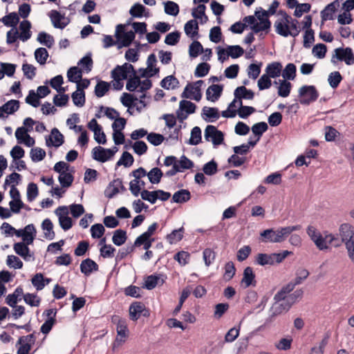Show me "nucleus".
<instances>
[{
    "instance_id": "nucleus-1",
    "label": "nucleus",
    "mask_w": 354,
    "mask_h": 354,
    "mask_svg": "<svg viewBox=\"0 0 354 354\" xmlns=\"http://www.w3.org/2000/svg\"><path fill=\"white\" fill-rule=\"evenodd\" d=\"M300 225L279 227L277 230L269 228L260 232L259 241L262 243H281L294 231L299 230Z\"/></svg>"
},
{
    "instance_id": "nucleus-2",
    "label": "nucleus",
    "mask_w": 354,
    "mask_h": 354,
    "mask_svg": "<svg viewBox=\"0 0 354 354\" xmlns=\"http://www.w3.org/2000/svg\"><path fill=\"white\" fill-rule=\"evenodd\" d=\"M164 166H171V168L165 171V174L167 176H173L178 172H183L186 169H192L194 167V162L184 155L180 159L170 156L165 158Z\"/></svg>"
},
{
    "instance_id": "nucleus-3",
    "label": "nucleus",
    "mask_w": 354,
    "mask_h": 354,
    "mask_svg": "<svg viewBox=\"0 0 354 354\" xmlns=\"http://www.w3.org/2000/svg\"><path fill=\"white\" fill-rule=\"evenodd\" d=\"M291 254L292 252L288 250H284L280 253H259L256 256L254 263L261 266H266L267 265L273 266L274 263H281Z\"/></svg>"
},
{
    "instance_id": "nucleus-4",
    "label": "nucleus",
    "mask_w": 354,
    "mask_h": 354,
    "mask_svg": "<svg viewBox=\"0 0 354 354\" xmlns=\"http://www.w3.org/2000/svg\"><path fill=\"white\" fill-rule=\"evenodd\" d=\"M337 62H344L348 66L353 65L354 54L352 48L350 47L335 48L331 57V62L336 64Z\"/></svg>"
},
{
    "instance_id": "nucleus-5",
    "label": "nucleus",
    "mask_w": 354,
    "mask_h": 354,
    "mask_svg": "<svg viewBox=\"0 0 354 354\" xmlns=\"http://www.w3.org/2000/svg\"><path fill=\"white\" fill-rule=\"evenodd\" d=\"M306 232L319 250H324L328 248V234L323 236L320 232L313 225H309L307 227Z\"/></svg>"
},
{
    "instance_id": "nucleus-6",
    "label": "nucleus",
    "mask_w": 354,
    "mask_h": 354,
    "mask_svg": "<svg viewBox=\"0 0 354 354\" xmlns=\"http://www.w3.org/2000/svg\"><path fill=\"white\" fill-rule=\"evenodd\" d=\"M299 102L304 105H308L316 101L319 97V93L315 86L305 85L299 90Z\"/></svg>"
},
{
    "instance_id": "nucleus-7",
    "label": "nucleus",
    "mask_w": 354,
    "mask_h": 354,
    "mask_svg": "<svg viewBox=\"0 0 354 354\" xmlns=\"http://www.w3.org/2000/svg\"><path fill=\"white\" fill-rule=\"evenodd\" d=\"M204 82L198 80L193 84L189 83L181 94L183 98H189L199 102L202 97L201 86Z\"/></svg>"
},
{
    "instance_id": "nucleus-8",
    "label": "nucleus",
    "mask_w": 354,
    "mask_h": 354,
    "mask_svg": "<svg viewBox=\"0 0 354 354\" xmlns=\"http://www.w3.org/2000/svg\"><path fill=\"white\" fill-rule=\"evenodd\" d=\"M124 26L118 24L116 26L115 37L118 41V48H120L123 46L127 47L131 45L135 39V32L132 30L124 32Z\"/></svg>"
},
{
    "instance_id": "nucleus-9",
    "label": "nucleus",
    "mask_w": 354,
    "mask_h": 354,
    "mask_svg": "<svg viewBox=\"0 0 354 354\" xmlns=\"http://www.w3.org/2000/svg\"><path fill=\"white\" fill-rule=\"evenodd\" d=\"M129 318L132 321H137L141 316L149 317L150 310L141 301H133L129 306Z\"/></svg>"
},
{
    "instance_id": "nucleus-10",
    "label": "nucleus",
    "mask_w": 354,
    "mask_h": 354,
    "mask_svg": "<svg viewBox=\"0 0 354 354\" xmlns=\"http://www.w3.org/2000/svg\"><path fill=\"white\" fill-rule=\"evenodd\" d=\"M129 73L133 75L136 73V71L132 64L124 63L122 66L118 65L111 71V76L115 81H121L127 79Z\"/></svg>"
},
{
    "instance_id": "nucleus-11",
    "label": "nucleus",
    "mask_w": 354,
    "mask_h": 354,
    "mask_svg": "<svg viewBox=\"0 0 354 354\" xmlns=\"http://www.w3.org/2000/svg\"><path fill=\"white\" fill-rule=\"evenodd\" d=\"M55 214L58 216L60 227L64 231H67L73 227V221L68 216V209L67 206H59L55 210Z\"/></svg>"
},
{
    "instance_id": "nucleus-12",
    "label": "nucleus",
    "mask_w": 354,
    "mask_h": 354,
    "mask_svg": "<svg viewBox=\"0 0 354 354\" xmlns=\"http://www.w3.org/2000/svg\"><path fill=\"white\" fill-rule=\"evenodd\" d=\"M205 139L207 141H211L214 145H219L224 140V134L221 131L216 129L213 125H207L205 129Z\"/></svg>"
},
{
    "instance_id": "nucleus-13",
    "label": "nucleus",
    "mask_w": 354,
    "mask_h": 354,
    "mask_svg": "<svg viewBox=\"0 0 354 354\" xmlns=\"http://www.w3.org/2000/svg\"><path fill=\"white\" fill-rule=\"evenodd\" d=\"M243 53V48L239 45L228 46L227 48V55L224 57H222V54H225V50L224 48H219L218 50V59L221 62H223L225 60H226L228 57L236 59L242 56Z\"/></svg>"
},
{
    "instance_id": "nucleus-14",
    "label": "nucleus",
    "mask_w": 354,
    "mask_h": 354,
    "mask_svg": "<svg viewBox=\"0 0 354 354\" xmlns=\"http://www.w3.org/2000/svg\"><path fill=\"white\" fill-rule=\"evenodd\" d=\"M120 191L122 192L127 191L126 187L123 185L122 178H113L105 189L104 195L108 198H112L118 194Z\"/></svg>"
},
{
    "instance_id": "nucleus-15",
    "label": "nucleus",
    "mask_w": 354,
    "mask_h": 354,
    "mask_svg": "<svg viewBox=\"0 0 354 354\" xmlns=\"http://www.w3.org/2000/svg\"><path fill=\"white\" fill-rule=\"evenodd\" d=\"M113 156L114 152H112L109 149H104L102 147H95L92 151L93 158L101 162L107 161Z\"/></svg>"
},
{
    "instance_id": "nucleus-16",
    "label": "nucleus",
    "mask_w": 354,
    "mask_h": 354,
    "mask_svg": "<svg viewBox=\"0 0 354 354\" xmlns=\"http://www.w3.org/2000/svg\"><path fill=\"white\" fill-rule=\"evenodd\" d=\"M64 142V136L57 128H53L51 130V135L46 137V143L48 147H59L63 145Z\"/></svg>"
},
{
    "instance_id": "nucleus-17",
    "label": "nucleus",
    "mask_w": 354,
    "mask_h": 354,
    "mask_svg": "<svg viewBox=\"0 0 354 354\" xmlns=\"http://www.w3.org/2000/svg\"><path fill=\"white\" fill-rule=\"evenodd\" d=\"M13 249L17 254L22 257L25 261H29L30 257L35 259L34 252H31L26 243L17 242L13 245Z\"/></svg>"
},
{
    "instance_id": "nucleus-18",
    "label": "nucleus",
    "mask_w": 354,
    "mask_h": 354,
    "mask_svg": "<svg viewBox=\"0 0 354 354\" xmlns=\"http://www.w3.org/2000/svg\"><path fill=\"white\" fill-rule=\"evenodd\" d=\"M117 337L114 342V346H120L126 342L127 338L129 337V330L128 328L127 319L122 324L116 326Z\"/></svg>"
},
{
    "instance_id": "nucleus-19",
    "label": "nucleus",
    "mask_w": 354,
    "mask_h": 354,
    "mask_svg": "<svg viewBox=\"0 0 354 354\" xmlns=\"http://www.w3.org/2000/svg\"><path fill=\"white\" fill-rule=\"evenodd\" d=\"M255 277L256 276L252 268L248 266L243 270V278L241 283L245 288L250 286H256L257 281Z\"/></svg>"
},
{
    "instance_id": "nucleus-20",
    "label": "nucleus",
    "mask_w": 354,
    "mask_h": 354,
    "mask_svg": "<svg viewBox=\"0 0 354 354\" xmlns=\"http://www.w3.org/2000/svg\"><path fill=\"white\" fill-rule=\"evenodd\" d=\"M98 264L90 258L84 259L80 264V271L85 276H90L93 272L98 271Z\"/></svg>"
},
{
    "instance_id": "nucleus-21",
    "label": "nucleus",
    "mask_w": 354,
    "mask_h": 354,
    "mask_svg": "<svg viewBox=\"0 0 354 354\" xmlns=\"http://www.w3.org/2000/svg\"><path fill=\"white\" fill-rule=\"evenodd\" d=\"M339 6V1L335 0L332 3L328 4L325 8L321 11V17L322 21L333 19V14L336 12Z\"/></svg>"
},
{
    "instance_id": "nucleus-22",
    "label": "nucleus",
    "mask_w": 354,
    "mask_h": 354,
    "mask_svg": "<svg viewBox=\"0 0 354 354\" xmlns=\"http://www.w3.org/2000/svg\"><path fill=\"white\" fill-rule=\"evenodd\" d=\"M223 86L221 84H212L206 91V98L211 102L216 101L221 95Z\"/></svg>"
},
{
    "instance_id": "nucleus-23",
    "label": "nucleus",
    "mask_w": 354,
    "mask_h": 354,
    "mask_svg": "<svg viewBox=\"0 0 354 354\" xmlns=\"http://www.w3.org/2000/svg\"><path fill=\"white\" fill-rule=\"evenodd\" d=\"M339 235L344 243L354 239V227L348 223H343L339 227Z\"/></svg>"
},
{
    "instance_id": "nucleus-24",
    "label": "nucleus",
    "mask_w": 354,
    "mask_h": 354,
    "mask_svg": "<svg viewBox=\"0 0 354 354\" xmlns=\"http://www.w3.org/2000/svg\"><path fill=\"white\" fill-rule=\"evenodd\" d=\"M192 195L188 189H181L176 192L172 196L171 202L176 203H185L191 199Z\"/></svg>"
},
{
    "instance_id": "nucleus-25",
    "label": "nucleus",
    "mask_w": 354,
    "mask_h": 354,
    "mask_svg": "<svg viewBox=\"0 0 354 354\" xmlns=\"http://www.w3.org/2000/svg\"><path fill=\"white\" fill-rule=\"evenodd\" d=\"M234 95L240 102L242 99L252 100L254 97V93L252 90L248 89L245 86H241L234 90Z\"/></svg>"
},
{
    "instance_id": "nucleus-26",
    "label": "nucleus",
    "mask_w": 354,
    "mask_h": 354,
    "mask_svg": "<svg viewBox=\"0 0 354 354\" xmlns=\"http://www.w3.org/2000/svg\"><path fill=\"white\" fill-rule=\"evenodd\" d=\"M203 118L206 122H214L220 117L218 109L215 107L204 106L203 108Z\"/></svg>"
},
{
    "instance_id": "nucleus-27",
    "label": "nucleus",
    "mask_w": 354,
    "mask_h": 354,
    "mask_svg": "<svg viewBox=\"0 0 354 354\" xmlns=\"http://www.w3.org/2000/svg\"><path fill=\"white\" fill-rule=\"evenodd\" d=\"M184 233L185 228L183 226H182L177 230H172L171 233L166 235L165 239L169 243V244H175L183 239Z\"/></svg>"
},
{
    "instance_id": "nucleus-28",
    "label": "nucleus",
    "mask_w": 354,
    "mask_h": 354,
    "mask_svg": "<svg viewBox=\"0 0 354 354\" xmlns=\"http://www.w3.org/2000/svg\"><path fill=\"white\" fill-rule=\"evenodd\" d=\"M49 16L54 27L56 28L64 29L69 23V21L61 22V20L64 19V17L55 10H51Z\"/></svg>"
},
{
    "instance_id": "nucleus-29",
    "label": "nucleus",
    "mask_w": 354,
    "mask_h": 354,
    "mask_svg": "<svg viewBox=\"0 0 354 354\" xmlns=\"http://www.w3.org/2000/svg\"><path fill=\"white\" fill-rule=\"evenodd\" d=\"M282 69V65L280 62H274L271 64H269L266 68V72L268 76L271 78H276L279 77L281 74Z\"/></svg>"
},
{
    "instance_id": "nucleus-30",
    "label": "nucleus",
    "mask_w": 354,
    "mask_h": 354,
    "mask_svg": "<svg viewBox=\"0 0 354 354\" xmlns=\"http://www.w3.org/2000/svg\"><path fill=\"white\" fill-rule=\"evenodd\" d=\"M41 229L44 232V237L48 240H53L55 236L53 230V224L50 218H45L41 223Z\"/></svg>"
},
{
    "instance_id": "nucleus-31",
    "label": "nucleus",
    "mask_w": 354,
    "mask_h": 354,
    "mask_svg": "<svg viewBox=\"0 0 354 354\" xmlns=\"http://www.w3.org/2000/svg\"><path fill=\"white\" fill-rule=\"evenodd\" d=\"M128 239L127 231L122 229H118L114 231L112 241L114 245L121 246Z\"/></svg>"
},
{
    "instance_id": "nucleus-32",
    "label": "nucleus",
    "mask_w": 354,
    "mask_h": 354,
    "mask_svg": "<svg viewBox=\"0 0 354 354\" xmlns=\"http://www.w3.org/2000/svg\"><path fill=\"white\" fill-rule=\"evenodd\" d=\"M179 81L174 75H168L160 82V86L165 89H175L178 87Z\"/></svg>"
},
{
    "instance_id": "nucleus-33",
    "label": "nucleus",
    "mask_w": 354,
    "mask_h": 354,
    "mask_svg": "<svg viewBox=\"0 0 354 354\" xmlns=\"http://www.w3.org/2000/svg\"><path fill=\"white\" fill-rule=\"evenodd\" d=\"M30 28L31 24L29 21L24 20L20 23L19 29L21 30V34L19 37L23 41H26L30 38Z\"/></svg>"
},
{
    "instance_id": "nucleus-34",
    "label": "nucleus",
    "mask_w": 354,
    "mask_h": 354,
    "mask_svg": "<svg viewBox=\"0 0 354 354\" xmlns=\"http://www.w3.org/2000/svg\"><path fill=\"white\" fill-rule=\"evenodd\" d=\"M26 230H28V232L26 234L24 237L23 238L22 243H26V245H32L33 243L34 240L36 238L37 230L34 225V224H28L26 226Z\"/></svg>"
},
{
    "instance_id": "nucleus-35",
    "label": "nucleus",
    "mask_w": 354,
    "mask_h": 354,
    "mask_svg": "<svg viewBox=\"0 0 354 354\" xmlns=\"http://www.w3.org/2000/svg\"><path fill=\"white\" fill-rule=\"evenodd\" d=\"M0 21L8 27L15 28L18 24L19 18L15 12H12L2 17Z\"/></svg>"
},
{
    "instance_id": "nucleus-36",
    "label": "nucleus",
    "mask_w": 354,
    "mask_h": 354,
    "mask_svg": "<svg viewBox=\"0 0 354 354\" xmlns=\"http://www.w3.org/2000/svg\"><path fill=\"white\" fill-rule=\"evenodd\" d=\"M268 126L267 123L265 122H260L256 123L252 127V131L255 135V136H257V139L254 140L257 141V143L260 140L263 133L266 132L268 130Z\"/></svg>"
},
{
    "instance_id": "nucleus-37",
    "label": "nucleus",
    "mask_w": 354,
    "mask_h": 354,
    "mask_svg": "<svg viewBox=\"0 0 354 354\" xmlns=\"http://www.w3.org/2000/svg\"><path fill=\"white\" fill-rule=\"evenodd\" d=\"M3 113L13 114L19 109V102L17 100H10L1 106Z\"/></svg>"
},
{
    "instance_id": "nucleus-38",
    "label": "nucleus",
    "mask_w": 354,
    "mask_h": 354,
    "mask_svg": "<svg viewBox=\"0 0 354 354\" xmlns=\"http://www.w3.org/2000/svg\"><path fill=\"white\" fill-rule=\"evenodd\" d=\"M185 32L187 35L194 37L198 35V24L196 19H191L185 24Z\"/></svg>"
},
{
    "instance_id": "nucleus-39",
    "label": "nucleus",
    "mask_w": 354,
    "mask_h": 354,
    "mask_svg": "<svg viewBox=\"0 0 354 354\" xmlns=\"http://www.w3.org/2000/svg\"><path fill=\"white\" fill-rule=\"evenodd\" d=\"M274 26L276 28V32L281 36L288 37L289 34H290V30H289V26L286 21L283 20H277L274 23Z\"/></svg>"
},
{
    "instance_id": "nucleus-40",
    "label": "nucleus",
    "mask_w": 354,
    "mask_h": 354,
    "mask_svg": "<svg viewBox=\"0 0 354 354\" xmlns=\"http://www.w3.org/2000/svg\"><path fill=\"white\" fill-rule=\"evenodd\" d=\"M239 108L236 110V113H238L241 118L245 119L256 111L255 108L253 106H243L242 100L239 102Z\"/></svg>"
},
{
    "instance_id": "nucleus-41",
    "label": "nucleus",
    "mask_w": 354,
    "mask_h": 354,
    "mask_svg": "<svg viewBox=\"0 0 354 354\" xmlns=\"http://www.w3.org/2000/svg\"><path fill=\"white\" fill-rule=\"evenodd\" d=\"M159 279L160 277L158 274H154L149 275L146 277L145 281L142 284V288L149 290H152L158 285Z\"/></svg>"
},
{
    "instance_id": "nucleus-42",
    "label": "nucleus",
    "mask_w": 354,
    "mask_h": 354,
    "mask_svg": "<svg viewBox=\"0 0 354 354\" xmlns=\"http://www.w3.org/2000/svg\"><path fill=\"white\" fill-rule=\"evenodd\" d=\"M37 41L49 48L53 46L55 42L53 37L45 32H41L39 33L37 36Z\"/></svg>"
},
{
    "instance_id": "nucleus-43",
    "label": "nucleus",
    "mask_w": 354,
    "mask_h": 354,
    "mask_svg": "<svg viewBox=\"0 0 354 354\" xmlns=\"http://www.w3.org/2000/svg\"><path fill=\"white\" fill-rule=\"evenodd\" d=\"M257 145V141L249 140L247 144H243L240 146H236L233 147L234 153L238 155H246L250 149V147H254Z\"/></svg>"
},
{
    "instance_id": "nucleus-44",
    "label": "nucleus",
    "mask_w": 354,
    "mask_h": 354,
    "mask_svg": "<svg viewBox=\"0 0 354 354\" xmlns=\"http://www.w3.org/2000/svg\"><path fill=\"white\" fill-rule=\"evenodd\" d=\"M296 66L292 63H289L283 71L282 76L286 80H293L296 77Z\"/></svg>"
},
{
    "instance_id": "nucleus-45",
    "label": "nucleus",
    "mask_w": 354,
    "mask_h": 354,
    "mask_svg": "<svg viewBox=\"0 0 354 354\" xmlns=\"http://www.w3.org/2000/svg\"><path fill=\"white\" fill-rule=\"evenodd\" d=\"M82 73L77 66L71 67L67 72V77L68 81L71 82H77L82 79Z\"/></svg>"
},
{
    "instance_id": "nucleus-46",
    "label": "nucleus",
    "mask_w": 354,
    "mask_h": 354,
    "mask_svg": "<svg viewBox=\"0 0 354 354\" xmlns=\"http://www.w3.org/2000/svg\"><path fill=\"white\" fill-rule=\"evenodd\" d=\"M48 56V53L45 48L40 47L36 49L35 51V59L41 65L46 64Z\"/></svg>"
},
{
    "instance_id": "nucleus-47",
    "label": "nucleus",
    "mask_w": 354,
    "mask_h": 354,
    "mask_svg": "<svg viewBox=\"0 0 354 354\" xmlns=\"http://www.w3.org/2000/svg\"><path fill=\"white\" fill-rule=\"evenodd\" d=\"M109 83L101 80L97 82L95 87V94L97 97H102L109 90Z\"/></svg>"
},
{
    "instance_id": "nucleus-48",
    "label": "nucleus",
    "mask_w": 354,
    "mask_h": 354,
    "mask_svg": "<svg viewBox=\"0 0 354 354\" xmlns=\"http://www.w3.org/2000/svg\"><path fill=\"white\" fill-rule=\"evenodd\" d=\"M141 80L140 77L136 74L130 75L126 84V88L129 91L133 92L140 85Z\"/></svg>"
},
{
    "instance_id": "nucleus-49",
    "label": "nucleus",
    "mask_w": 354,
    "mask_h": 354,
    "mask_svg": "<svg viewBox=\"0 0 354 354\" xmlns=\"http://www.w3.org/2000/svg\"><path fill=\"white\" fill-rule=\"evenodd\" d=\"M201 130L198 127H194L191 131V137L188 143L191 145H197L201 142Z\"/></svg>"
},
{
    "instance_id": "nucleus-50",
    "label": "nucleus",
    "mask_w": 354,
    "mask_h": 354,
    "mask_svg": "<svg viewBox=\"0 0 354 354\" xmlns=\"http://www.w3.org/2000/svg\"><path fill=\"white\" fill-rule=\"evenodd\" d=\"M24 299L26 304L32 307H38L41 303V298L36 294L26 293L24 295Z\"/></svg>"
},
{
    "instance_id": "nucleus-51",
    "label": "nucleus",
    "mask_w": 354,
    "mask_h": 354,
    "mask_svg": "<svg viewBox=\"0 0 354 354\" xmlns=\"http://www.w3.org/2000/svg\"><path fill=\"white\" fill-rule=\"evenodd\" d=\"M281 83L278 88V95L282 97H286L290 95L291 83L286 80H280Z\"/></svg>"
},
{
    "instance_id": "nucleus-52",
    "label": "nucleus",
    "mask_w": 354,
    "mask_h": 354,
    "mask_svg": "<svg viewBox=\"0 0 354 354\" xmlns=\"http://www.w3.org/2000/svg\"><path fill=\"white\" fill-rule=\"evenodd\" d=\"M71 97L75 106L82 107L84 105L86 102L84 91L76 90L72 93Z\"/></svg>"
},
{
    "instance_id": "nucleus-53",
    "label": "nucleus",
    "mask_w": 354,
    "mask_h": 354,
    "mask_svg": "<svg viewBox=\"0 0 354 354\" xmlns=\"http://www.w3.org/2000/svg\"><path fill=\"white\" fill-rule=\"evenodd\" d=\"M203 47L198 41H194L189 46V54L191 57L195 58L203 52Z\"/></svg>"
},
{
    "instance_id": "nucleus-54",
    "label": "nucleus",
    "mask_w": 354,
    "mask_h": 354,
    "mask_svg": "<svg viewBox=\"0 0 354 354\" xmlns=\"http://www.w3.org/2000/svg\"><path fill=\"white\" fill-rule=\"evenodd\" d=\"M342 79V76L339 71H334L329 74L328 81L333 88H336Z\"/></svg>"
},
{
    "instance_id": "nucleus-55",
    "label": "nucleus",
    "mask_w": 354,
    "mask_h": 354,
    "mask_svg": "<svg viewBox=\"0 0 354 354\" xmlns=\"http://www.w3.org/2000/svg\"><path fill=\"white\" fill-rule=\"evenodd\" d=\"M225 273L223 278L225 281L231 280L236 274V268L232 261H228L225 265Z\"/></svg>"
},
{
    "instance_id": "nucleus-56",
    "label": "nucleus",
    "mask_w": 354,
    "mask_h": 354,
    "mask_svg": "<svg viewBox=\"0 0 354 354\" xmlns=\"http://www.w3.org/2000/svg\"><path fill=\"white\" fill-rule=\"evenodd\" d=\"M165 5V12L167 15L171 16H176L179 12V6L178 5L171 1H168L164 3Z\"/></svg>"
},
{
    "instance_id": "nucleus-57",
    "label": "nucleus",
    "mask_w": 354,
    "mask_h": 354,
    "mask_svg": "<svg viewBox=\"0 0 354 354\" xmlns=\"http://www.w3.org/2000/svg\"><path fill=\"white\" fill-rule=\"evenodd\" d=\"M210 70V65L206 62L200 63L196 66L194 75L197 77H203L207 75Z\"/></svg>"
},
{
    "instance_id": "nucleus-58",
    "label": "nucleus",
    "mask_w": 354,
    "mask_h": 354,
    "mask_svg": "<svg viewBox=\"0 0 354 354\" xmlns=\"http://www.w3.org/2000/svg\"><path fill=\"white\" fill-rule=\"evenodd\" d=\"M90 231L93 239H100L104 235L105 228L102 224L95 223L91 226Z\"/></svg>"
},
{
    "instance_id": "nucleus-59",
    "label": "nucleus",
    "mask_w": 354,
    "mask_h": 354,
    "mask_svg": "<svg viewBox=\"0 0 354 354\" xmlns=\"http://www.w3.org/2000/svg\"><path fill=\"white\" fill-rule=\"evenodd\" d=\"M89 242L88 241H81L78 242L77 247L74 250V254L77 257L84 256L89 249Z\"/></svg>"
},
{
    "instance_id": "nucleus-60",
    "label": "nucleus",
    "mask_w": 354,
    "mask_h": 354,
    "mask_svg": "<svg viewBox=\"0 0 354 354\" xmlns=\"http://www.w3.org/2000/svg\"><path fill=\"white\" fill-rule=\"evenodd\" d=\"M292 306L288 304V302L285 300L281 304L276 303L272 306L271 310L274 312V315H279L283 312H288Z\"/></svg>"
},
{
    "instance_id": "nucleus-61",
    "label": "nucleus",
    "mask_w": 354,
    "mask_h": 354,
    "mask_svg": "<svg viewBox=\"0 0 354 354\" xmlns=\"http://www.w3.org/2000/svg\"><path fill=\"white\" fill-rule=\"evenodd\" d=\"M190 254L188 252L180 251L176 253L174 256V259L180 265L185 266L189 263Z\"/></svg>"
},
{
    "instance_id": "nucleus-62",
    "label": "nucleus",
    "mask_w": 354,
    "mask_h": 354,
    "mask_svg": "<svg viewBox=\"0 0 354 354\" xmlns=\"http://www.w3.org/2000/svg\"><path fill=\"white\" fill-rule=\"evenodd\" d=\"M133 156L130 153L124 151L120 160L117 162L116 165L120 166L123 165L124 167H130L133 165Z\"/></svg>"
},
{
    "instance_id": "nucleus-63",
    "label": "nucleus",
    "mask_w": 354,
    "mask_h": 354,
    "mask_svg": "<svg viewBox=\"0 0 354 354\" xmlns=\"http://www.w3.org/2000/svg\"><path fill=\"white\" fill-rule=\"evenodd\" d=\"M146 8L140 3H135L129 10V14L133 17L140 18L143 16Z\"/></svg>"
},
{
    "instance_id": "nucleus-64",
    "label": "nucleus",
    "mask_w": 354,
    "mask_h": 354,
    "mask_svg": "<svg viewBox=\"0 0 354 354\" xmlns=\"http://www.w3.org/2000/svg\"><path fill=\"white\" fill-rule=\"evenodd\" d=\"M6 263L10 268H13L15 269H21L24 266L23 262L15 255H8Z\"/></svg>"
}]
</instances>
